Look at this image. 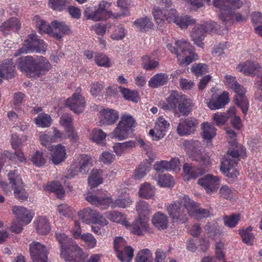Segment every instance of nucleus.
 Returning <instances> with one entry per match:
<instances>
[{"mask_svg":"<svg viewBox=\"0 0 262 262\" xmlns=\"http://www.w3.org/2000/svg\"><path fill=\"white\" fill-rule=\"evenodd\" d=\"M167 47L172 53L177 55L180 65H188L198 59V56L194 52L193 46L183 39L177 40L174 45L168 43Z\"/></svg>","mask_w":262,"mask_h":262,"instance_id":"f257e3e1","label":"nucleus"},{"mask_svg":"<svg viewBox=\"0 0 262 262\" xmlns=\"http://www.w3.org/2000/svg\"><path fill=\"white\" fill-rule=\"evenodd\" d=\"M190 201L189 196L182 194L178 200L167 205L166 210L172 222H184L187 220Z\"/></svg>","mask_w":262,"mask_h":262,"instance_id":"f03ea898","label":"nucleus"},{"mask_svg":"<svg viewBox=\"0 0 262 262\" xmlns=\"http://www.w3.org/2000/svg\"><path fill=\"white\" fill-rule=\"evenodd\" d=\"M85 200L90 203L96 206L101 207L102 209H107L109 207L115 208H126L129 206L132 201L129 198H119L115 200L106 196H96L93 194L88 195L85 197Z\"/></svg>","mask_w":262,"mask_h":262,"instance_id":"7ed1b4c3","label":"nucleus"},{"mask_svg":"<svg viewBox=\"0 0 262 262\" xmlns=\"http://www.w3.org/2000/svg\"><path fill=\"white\" fill-rule=\"evenodd\" d=\"M226 84L235 93L234 101L241 108L243 113L246 115L249 107V103L245 96V89L236 80L235 77L227 75L225 76Z\"/></svg>","mask_w":262,"mask_h":262,"instance_id":"20e7f679","label":"nucleus"},{"mask_svg":"<svg viewBox=\"0 0 262 262\" xmlns=\"http://www.w3.org/2000/svg\"><path fill=\"white\" fill-rule=\"evenodd\" d=\"M213 4L220 9L219 18L225 24L230 21L234 15L232 9H239L243 5L241 0H213Z\"/></svg>","mask_w":262,"mask_h":262,"instance_id":"39448f33","label":"nucleus"},{"mask_svg":"<svg viewBox=\"0 0 262 262\" xmlns=\"http://www.w3.org/2000/svg\"><path fill=\"white\" fill-rule=\"evenodd\" d=\"M135 126V120L131 116L124 115L121 117L112 134L114 138L119 140H124L133 132V129Z\"/></svg>","mask_w":262,"mask_h":262,"instance_id":"423d86ee","label":"nucleus"},{"mask_svg":"<svg viewBox=\"0 0 262 262\" xmlns=\"http://www.w3.org/2000/svg\"><path fill=\"white\" fill-rule=\"evenodd\" d=\"M216 24L215 22H207L202 25L195 26L192 29L191 37L194 43L198 47L203 48L206 35L216 31Z\"/></svg>","mask_w":262,"mask_h":262,"instance_id":"0eeeda50","label":"nucleus"},{"mask_svg":"<svg viewBox=\"0 0 262 262\" xmlns=\"http://www.w3.org/2000/svg\"><path fill=\"white\" fill-rule=\"evenodd\" d=\"M239 153L236 151H228L221 162V170L228 178L234 179L236 177V171L234 167L238 161Z\"/></svg>","mask_w":262,"mask_h":262,"instance_id":"6e6552de","label":"nucleus"},{"mask_svg":"<svg viewBox=\"0 0 262 262\" xmlns=\"http://www.w3.org/2000/svg\"><path fill=\"white\" fill-rule=\"evenodd\" d=\"M81 91L80 88H78L75 93L66 102V105L77 114L83 112L86 105L85 98L81 94Z\"/></svg>","mask_w":262,"mask_h":262,"instance_id":"1a4fd4ad","label":"nucleus"},{"mask_svg":"<svg viewBox=\"0 0 262 262\" xmlns=\"http://www.w3.org/2000/svg\"><path fill=\"white\" fill-rule=\"evenodd\" d=\"M10 183L14 189V194L16 198L22 201L26 200L28 196L23 186L22 180L16 171H11L8 174Z\"/></svg>","mask_w":262,"mask_h":262,"instance_id":"9d476101","label":"nucleus"},{"mask_svg":"<svg viewBox=\"0 0 262 262\" xmlns=\"http://www.w3.org/2000/svg\"><path fill=\"white\" fill-rule=\"evenodd\" d=\"M175 106L178 105V109L182 116H187L191 112L193 103L191 99L186 95L174 92Z\"/></svg>","mask_w":262,"mask_h":262,"instance_id":"9b49d317","label":"nucleus"},{"mask_svg":"<svg viewBox=\"0 0 262 262\" xmlns=\"http://www.w3.org/2000/svg\"><path fill=\"white\" fill-rule=\"evenodd\" d=\"M60 255L68 262H84L87 257V255L76 243L66 252H61Z\"/></svg>","mask_w":262,"mask_h":262,"instance_id":"f8f14e48","label":"nucleus"},{"mask_svg":"<svg viewBox=\"0 0 262 262\" xmlns=\"http://www.w3.org/2000/svg\"><path fill=\"white\" fill-rule=\"evenodd\" d=\"M220 178L208 174L198 180V183L204 187L207 193L215 192L220 186Z\"/></svg>","mask_w":262,"mask_h":262,"instance_id":"ddd939ff","label":"nucleus"},{"mask_svg":"<svg viewBox=\"0 0 262 262\" xmlns=\"http://www.w3.org/2000/svg\"><path fill=\"white\" fill-rule=\"evenodd\" d=\"M197 125V120L190 117L181 120L177 126V133L181 136L189 135L195 131Z\"/></svg>","mask_w":262,"mask_h":262,"instance_id":"4468645a","label":"nucleus"},{"mask_svg":"<svg viewBox=\"0 0 262 262\" xmlns=\"http://www.w3.org/2000/svg\"><path fill=\"white\" fill-rule=\"evenodd\" d=\"M169 123L163 117H159L153 129L149 130V135L155 140H158L165 135V132L169 127Z\"/></svg>","mask_w":262,"mask_h":262,"instance_id":"2eb2a0df","label":"nucleus"},{"mask_svg":"<svg viewBox=\"0 0 262 262\" xmlns=\"http://www.w3.org/2000/svg\"><path fill=\"white\" fill-rule=\"evenodd\" d=\"M52 36L60 40L65 34H69L71 30L64 22L53 20L51 22Z\"/></svg>","mask_w":262,"mask_h":262,"instance_id":"dca6fc26","label":"nucleus"},{"mask_svg":"<svg viewBox=\"0 0 262 262\" xmlns=\"http://www.w3.org/2000/svg\"><path fill=\"white\" fill-rule=\"evenodd\" d=\"M229 94L224 92L222 94H213L207 106L212 110L220 109L224 107L229 102Z\"/></svg>","mask_w":262,"mask_h":262,"instance_id":"f3484780","label":"nucleus"},{"mask_svg":"<svg viewBox=\"0 0 262 262\" xmlns=\"http://www.w3.org/2000/svg\"><path fill=\"white\" fill-rule=\"evenodd\" d=\"M51 67V64L45 57L41 56L38 57L34 60V78L45 74Z\"/></svg>","mask_w":262,"mask_h":262,"instance_id":"a211bd4d","label":"nucleus"},{"mask_svg":"<svg viewBox=\"0 0 262 262\" xmlns=\"http://www.w3.org/2000/svg\"><path fill=\"white\" fill-rule=\"evenodd\" d=\"M188 207L189 208L188 215L196 219L207 217L210 215V211L208 209L200 208L199 204L191 199H190Z\"/></svg>","mask_w":262,"mask_h":262,"instance_id":"6ab92c4d","label":"nucleus"},{"mask_svg":"<svg viewBox=\"0 0 262 262\" xmlns=\"http://www.w3.org/2000/svg\"><path fill=\"white\" fill-rule=\"evenodd\" d=\"M15 66L11 60L6 59L0 63V83L2 78L11 79L15 75Z\"/></svg>","mask_w":262,"mask_h":262,"instance_id":"aec40b11","label":"nucleus"},{"mask_svg":"<svg viewBox=\"0 0 262 262\" xmlns=\"http://www.w3.org/2000/svg\"><path fill=\"white\" fill-rule=\"evenodd\" d=\"M17 66L18 69L29 77H32L33 73V57L31 56L21 57L17 61Z\"/></svg>","mask_w":262,"mask_h":262,"instance_id":"412c9836","label":"nucleus"},{"mask_svg":"<svg viewBox=\"0 0 262 262\" xmlns=\"http://www.w3.org/2000/svg\"><path fill=\"white\" fill-rule=\"evenodd\" d=\"M49 251L46 247L34 242V262H49Z\"/></svg>","mask_w":262,"mask_h":262,"instance_id":"4be33fe9","label":"nucleus"},{"mask_svg":"<svg viewBox=\"0 0 262 262\" xmlns=\"http://www.w3.org/2000/svg\"><path fill=\"white\" fill-rule=\"evenodd\" d=\"M12 212L17 220L20 221L26 225L30 223L32 220L30 212L23 206H14L12 207Z\"/></svg>","mask_w":262,"mask_h":262,"instance_id":"5701e85b","label":"nucleus"},{"mask_svg":"<svg viewBox=\"0 0 262 262\" xmlns=\"http://www.w3.org/2000/svg\"><path fill=\"white\" fill-rule=\"evenodd\" d=\"M236 69L240 72H243L246 75H253L260 69L259 63L256 62L247 61L243 64H239Z\"/></svg>","mask_w":262,"mask_h":262,"instance_id":"b1692460","label":"nucleus"},{"mask_svg":"<svg viewBox=\"0 0 262 262\" xmlns=\"http://www.w3.org/2000/svg\"><path fill=\"white\" fill-rule=\"evenodd\" d=\"M148 221L147 218L138 217L132 225V232L137 235H142L143 232L147 231L148 229Z\"/></svg>","mask_w":262,"mask_h":262,"instance_id":"393cba45","label":"nucleus"},{"mask_svg":"<svg viewBox=\"0 0 262 262\" xmlns=\"http://www.w3.org/2000/svg\"><path fill=\"white\" fill-rule=\"evenodd\" d=\"M34 223L36 232L40 234L46 235L50 231L49 222L45 216L37 217Z\"/></svg>","mask_w":262,"mask_h":262,"instance_id":"a878e982","label":"nucleus"},{"mask_svg":"<svg viewBox=\"0 0 262 262\" xmlns=\"http://www.w3.org/2000/svg\"><path fill=\"white\" fill-rule=\"evenodd\" d=\"M20 28L19 20L15 17H12L8 21L4 22L0 27V31L5 35L11 33L12 31H15Z\"/></svg>","mask_w":262,"mask_h":262,"instance_id":"bb28decb","label":"nucleus"},{"mask_svg":"<svg viewBox=\"0 0 262 262\" xmlns=\"http://www.w3.org/2000/svg\"><path fill=\"white\" fill-rule=\"evenodd\" d=\"M89 8L85 10V16L88 19H92L94 21H100L106 19L111 15L113 16V13L108 11H103L102 10L97 9L93 13H90Z\"/></svg>","mask_w":262,"mask_h":262,"instance_id":"cd10ccee","label":"nucleus"},{"mask_svg":"<svg viewBox=\"0 0 262 262\" xmlns=\"http://www.w3.org/2000/svg\"><path fill=\"white\" fill-rule=\"evenodd\" d=\"M183 169L185 174L184 178L187 180L190 178H195L204 172L202 168H197L190 163L184 164Z\"/></svg>","mask_w":262,"mask_h":262,"instance_id":"c85d7f7f","label":"nucleus"},{"mask_svg":"<svg viewBox=\"0 0 262 262\" xmlns=\"http://www.w3.org/2000/svg\"><path fill=\"white\" fill-rule=\"evenodd\" d=\"M55 235L57 240L60 244V253L66 252L70 247L76 244L72 238H68L64 234L56 232Z\"/></svg>","mask_w":262,"mask_h":262,"instance_id":"c756f323","label":"nucleus"},{"mask_svg":"<svg viewBox=\"0 0 262 262\" xmlns=\"http://www.w3.org/2000/svg\"><path fill=\"white\" fill-rule=\"evenodd\" d=\"M102 121L107 125L114 124L119 118L117 111L112 109L103 110L101 112Z\"/></svg>","mask_w":262,"mask_h":262,"instance_id":"7c9ffc66","label":"nucleus"},{"mask_svg":"<svg viewBox=\"0 0 262 262\" xmlns=\"http://www.w3.org/2000/svg\"><path fill=\"white\" fill-rule=\"evenodd\" d=\"M168 79V75L165 73L157 74L149 80L148 84L151 88H157L167 83Z\"/></svg>","mask_w":262,"mask_h":262,"instance_id":"2f4dec72","label":"nucleus"},{"mask_svg":"<svg viewBox=\"0 0 262 262\" xmlns=\"http://www.w3.org/2000/svg\"><path fill=\"white\" fill-rule=\"evenodd\" d=\"M66 148L61 144H58L55 147L52 156V161L54 164H58L66 159Z\"/></svg>","mask_w":262,"mask_h":262,"instance_id":"473e14b6","label":"nucleus"},{"mask_svg":"<svg viewBox=\"0 0 262 262\" xmlns=\"http://www.w3.org/2000/svg\"><path fill=\"white\" fill-rule=\"evenodd\" d=\"M169 21H174V23L182 29H186L188 26L195 23L194 19L188 15L171 17L169 18Z\"/></svg>","mask_w":262,"mask_h":262,"instance_id":"72a5a7b5","label":"nucleus"},{"mask_svg":"<svg viewBox=\"0 0 262 262\" xmlns=\"http://www.w3.org/2000/svg\"><path fill=\"white\" fill-rule=\"evenodd\" d=\"M155 187L150 184L145 183L140 186L138 192L139 195L145 199H151L155 195Z\"/></svg>","mask_w":262,"mask_h":262,"instance_id":"f704fd0d","label":"nucleus"},{"mask_svg":"<svg viewBox=\"0 0 262 262\" xmlns=\"http://www.w3.org/2000/svg\"><path fill=\"white\" fill-rule=\"evenodd\" d=\"M136 208L139 217L149 219L148 216L150 211V208L147 202L144 201L138 202L136 204Z\"/></svg>","mask_w":262,"mask_h":262,"instance_id":"c9c22d12","label":"nucleus"},{"mask_svg":"<svg viewBox=\"0 0 262 262\" xmlns=\"http://www.w3.org/2000/svg\"><path fill=\"white\" fill-rule=\"evenodd\" d=\"M107 218L112 222L121 223L123 225L128 226V222L126 221V217L124 214L115 211L107 212L105 213Z\"/></svg>","mask_w":262,"mask_h":262,"instance_id":"e433bc0d","label":"nucleus"},{"mask_svg":"<svg viewBox=\"0 0 262 262\" xmlns=\"http://www.w3.org/2000/svg\"><path fill=\"white\" fill-rule=\"evenodd\" d=\"M106 134L102 129L95 128L92 132L90 135V139L97 144L104 146L105 144V138Z\"/></svg>","mask_w":262,"mask_h":262,"instance_id":"4c0bfd02","label":"nucleus"},{"mask_svg":"<svg viewBox=\"0 0 262 262\" xmlns=\"http://www.w3.org/2000/svg\"><path fill=\"white\" fill-rule=\"evenodd\" d=\"M152 222L153 224L160 229L167 227L168 220L166 215L163 213L158 212L154 216Z\"/></svg>","mask_w":262,"mask_h":262,"instance_id":"58836bf2","label":"nucleus"},{"mask_svg":"<svg viewBox=\"0 0 262 262\" xmlns=\"http://www.w3.org/2000/svg\"><path fill=\"white\" fill-rule=\"evenodd\" d=\"M34 21H35L36 27L38 28L40 34L45 33L52 36L51 23L49 25L47 22L41 19L38 16L34 17Z\"/></svg>","mask_w":262,"mask_h":262,"instance_id":"ea45409f","label":"nucleus"},{"mask_svg":"<svg viewBox=\"0 0 262 262\" xmlns=\"http://www.w3.org/2000/svg\"><path fill=\"white\" fill-rule=\"evenodd\" d=\"M118 89L126 100L132 101L134 102H137L139 101V93L137 91H131L127 88H124L121 86H119Z\"/></svg>","mask_w":262,"mask_h":262,"instance_id":"a19ab883","label":"nucleus"},{"mask_svg":"<svg viewBox=\"0 0 262 262\" xmlns=\"http://www.w3.org/2000/svg\"><path fill=\"white\" fill-rule=\"evenodd\" d=\"M114 249L117 252V256L121 261H124V257L122 249H123L126 246L125 241L122 237H117L114 242Z\"/></svg>","mask_w":262,"mask_h":262,"instance_id":"79ce46f5","label":"nucleus"},{"mask_svg":"<svg viewBox=\"0 0 262 262\" xmlns=\"http://www.w3.org/2000/svg\"><path fill=\"white\" fill-rule=\"evenodd\" d=\"M102 170L101 169L93 170L88 179V183L92 187H96L102 183L101 177Z\"/></svg>","mask_w":262,"mask_h":262,"instance_id":"37998d69","label":"nucleus"},{"mask_svg":"<svg viewBox=\"0 0 262 262\" xmlns=\"http://www.w3.org/2000/svg\"><path fill=\"white\" fill-rule=\"evenodd\" d=\"M184 146L189 151H191L193 155H196L199 154L201 147V143L198 140H186L184 142Z\"/></svg>","mask_w":262,"mask_h":262,"instance_id":"c03bdc74","label":"nucleus"},{"mask_svg":"<svg viewBox=\"0 0 262 262\" xmlns=\"http://www.w3.org/2000/svg\"><path fill=\"white\" fill-rule=\"evenodd\" d=\"M202 137L205 140H211L216 135L215 128L208 123H204L202 124Z\"/></svg>","mask_w":262,"mask_h":262,"instance_id":"a18cd8bd","label":"nucleus"},{"mask_svg":"<svg viewBox=\"0 0 262 262\" xmlns=\"http://www.w3.org/2000/svg\"><path fill=\"white\" fill-rule=\"evenodd\" d=\"M91 157L86 155L80 156L79 160L80 167L79 168V172L82 174H85L89 171L91 165Z\"/></svg>","mask_w":262,"mask_h":262,"instance_id":"49530a36","label":"nucleus"},{"mask_svg":"<svg viewBox=\"0 0 262 262\" xmlns=\"http://www.w3.org/2000/svg\"><path fill=\"white\" fill-rule=\"evenodd\" d=\"M253 228L249 226L245 230H239V233L241 235L243 242L247 245H252L253 244L254 236L252 231Z\"/></svg>","mask_w":262,"mask_h":262,"instance_id":"de8ad7c7","label":"nucleus"},{"mask_svg":"<svg viewBox=\"0 0 262 262\" xmlns=\"http://www.w3.org/2000/svg\"><path fill=\"white\" fill-rule=\"evenodd\" d=\"M47 189L50 191L55 192L59 199L62 198L65 194L62 186L58 182H53L47 186Z\"/></svg>","mask_w":262,"mask_h":262,"instance_id":"09e8293b","label":"nucleus"},{"mask_svg":"<svg viewBox=\"0 0 262 262\" xmlns=\"http://www.w3.org/2000/svg\"><path fill=\"white\" fill-rule=\"evenodd\" d=\"M134 24L142 31H148L153 26L152 23L147 17L137 19L134 21Z\"/></svg>","mask_w":262,"mask_h":262,"instance_id":"8fccbe9b","label":"nucleus"},{"mask_svg":"<svg viewBox=\"0 0 262 262\" xmlns=\"http://www.w3.org/2000/svg\"><path fill=\"white\" fill-rule=\"evenodd\" d=\"M35 120V123L41 127H49L52 120L50 116L46 114H40Z\"/></svg>","mask_w":262,"mask_h":262,"instance_id":"3c124183","label":"nucleus"},{"mask_svg":"<svg viewBox=\"0 0 262 262\" xmlns=\"http://www.w3.org/2000/svg\"><path fill=\"white\" fill-rule=\"evenodd\" d=\"M97 211L93 210L90 208H85L80 210L78 212V215L81 218L82 221L86 223H90L91 220L92 222L95 217L94 214Z\"/></svg>","mask_w":262,"mask_h":262,"instance_id":"603ef678","label":"nucleus"},{"mask_svg":"<svg viewBox=\"0 0 262 262\" xmlns=\"http://www.w3.org/2000/svg\"><path fill=\"white\" fill-rule=\"evenodd\" d=\"M33 48V36L30 35V38L25 41L23 46L19 49L16 51L14 53L15 56H18L21 54H27L32 50Z\"/></svg>","mask_w":262,"mask_h":262,"instance_id":"864d4df0","label":"nucleus"},{"mask_svg":"<svg viewBox=\"0 0 262 262\" xmlns=\"http://www.w3.org/2000/svg\"><path fill=\"white\" fill-rule=\"evenodd\" d=\"M152 259V254L150 250L148 249H144L138 253L135 262H149Z\"/></svg>","mask_w":262,"mask_h":262,"instance_id":"5fc2aeb1","label":"nucleus"},{"mask_svg":"<svg viewBox=\"0 0 262 262\" xmlns=\"http://www.w3.org/2000/svg\"><path fill=\"white\" fill-rule=\"evenodd\" d=\"M148 166L147 162L141 163L135 169L133 177L137 180H140L144 177L148 170Z\"/></svg>","mask_w":262,"mask_h":262,"instance_id":"6e6d98bb","label":"nucleus"},{"mask_svg":"<svg viewBox=\"0 0 262 262\" xmlns=\"http://www.w3.org/2000/svg\"><path fill=\"white\" fill-rule=\"evenodd\" d=\"M208 66L204 63H194L191 68V71L196 76L199 77L207 72Z\"/></svg>","mask_w":262,"mask_h":262,"instance_id":"4d7b16f0","label":"nucleus"},{"mask_svg":"<svg viewBox=\"0 0 262 262\" xmlns=\"http://www.w3.org/2000/svg\"><path fill=\"white\" fill-rule=\"evenodd\" d=\"M47 47V44L43 40L34 35V51L39 53H44L46 51Z\"/></svg>","mask_w":262,"mask_h":262,"instance_id":"13d9d810","label":"nucleus"},{"mask_svg":"<svg viewBox=\"0 0 262 262\" xmlns=\"http://www.w3.org/2000/svg\"><path fill=\"white\" fill-rule=\"evenodd\" d=\"M161 186L172 187L174 185V182L171 176L168 174H165L159 177L158 182Z\"/></svg>","mask_w":262,"mask_h":262,"instance_id":"bf43d9fd","label":"nucleus"},{"mask_svg":"<svg viewBox=\"0 0 262 262\" xmlns=\"http://www.w3.org/2000/svg\"><path fill=\"white\" fill-rule=\"evenodd\" d=\"M239 214H233L229 216H226L224 218V224L226 226L233 228L235 227L239 220Z\"/></svg>","mask_w":262,"mask_h":262,"instance_id":"052dcab7","label":"nucleus"},{"mask_svg":"<svg viewBox=\"0 0 262 262\" xmlns=\"http://www.w3.org/2000/svg\"><path fill=\"white\" fill-rule=\"evenodd\" d=\"M95 61L99 66L109 67L111 66L108 58L102 53L97 54L95 56Z\"/></svg>","mask_w":262,"mask_h":262,"instance_id":"680f3d73","label":"nucleus"},{"mask_svg":"<svg viewBox=\"0 0 262 262\" xmlns=\"http://www.w3.org/2000/svg\"><path fill=\"white\" fill-rule=\"evenodd\" d=\"M204 228L208 236L212 237H214L220 231L216 223H208Z\"/></svg>","mask_w":262,"mask_h":262,"instance_id":"e2e57ef3","label":"nucleus"},{"mask_svg":"<svg viewBox=\"0 0 262 262\" xmlns=\"http://www.w3.org/2000/svg\"><path fill=\"white\" fill-rule=\"evenodd\" d=\"M67 0H49V5L54 10L61 11L66 5Z\"/></svg>","mask_w":262,"mask_h":262,"instance_id":"0e129e2a","label":"nucleus"},{"mask_svg":"<svg viewBox=\"0 0 262 262\" xmlns=\"http://www.w3.org/2000/svg\"><path fill=\"white\" fill-rule=\"evenodd\" d=\"M73 120L71 115L64 114L61 117L60 123L66 127V130H70L73 129Z\"/></svg>","mask_w":262,"mask_h":262,"instance_id":"69168bd1","label":"nucleus"},{"mask_svg":"<svg viewBox=\"0 0 262 262\" xmlns=\"http://www.w3.org/2000/svg\"><path fill=\"white\" fill-rule=\"evenodd\" d=\"M117 5L121 8V12L113 14L114 17L117 19L128 13L127 0H118Z\"/></svg>","mask_w":262,"mask_h":262,"instance_id":"338daca9","label":"nucleus"},{"mask_svg":"<svg viewBox=\"0 0 262 262\" xmlns=\"http://www.w3.org/2000/svg\"><path fill=\"white\" fill-rule=\"evenodd\" d=\"M194 160L205 166L210 165L211 163L210 157L207 154H198L194 155Z\"/></svg>","mask_w":262,"mask_h":262,"instance_id":"774afa93","label":"nucleus"}]
</instances>
